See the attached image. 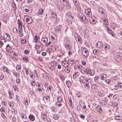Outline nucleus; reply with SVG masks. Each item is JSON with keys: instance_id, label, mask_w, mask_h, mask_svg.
Returning a JSON list of instances; mask_svg holds the SVG:
<instances>
[{"instance_id": "obj_61", "label": "nucleus", "mask_w": 122, "mask_h": 122, "mask_svg": "<svg viewBox=\"0 0 122 122\" xmlns=\"http://www.w3.org/2000/svg\"><path fill=\"white\" fill-rule=\"evenodd\" d=\"M40 46L39 45L36 44L35 48L36 50H37L39 48Z\"/></svg>"}, {"instance_id": "obj_47", "label": "nucleus", "mask_w": 122, "mask_h": 122, "mask_svg": "<svg viewBox=\"0 0 122 122\" xmlns=\"http://www.w3.org/2000/svg\"><path fill=\"white\" fill-rule=\"evenodd\" d=\"M87 74H89L91 72V70L88 68H87L85 70Z\"/></svg>"}, {"instance_id": "obj_50", "label": "nucleus", "mask_w": 122, "mask_h": 122, "mask_svg": "<svg viewBox=\"0 0 122 122\" xmlns=\"http://www.w3.org/2000/svg\"><path fill=\"white\" fill-rule=\"evenodd\" d=\"M21 66L20 65H17L16 66V69L17 70L18 69V70L20 69H21Z\"/></svg>"}, {"instance_id": "obj_20", "label": "nucleus", "mask_w": 122, "mask_h": 122, "mask_svg": "<svg viewBox=\"0 0 122 122\" xmlns=\"http://www.w3.org/2000/svg\"><path fill=\"white\" fill-rule=\"evenodd\" d=\"M18 23L19 27L20 29H22V25L21 22L19 19L18 20Z\"/></svg>"}, {"instance_id": "obj_63", "label": "nucleus", "mask_w": 122, "mask_h": 122, "mask_svg": "<svg viewBox=\"0 0 122 122\" xmlns=\"http://www.w3.org/2000/svg\"><path fill=\"white\" fill-rule=\"evenodd\" d=\"M81 63L82 64L83 66H85L86 65V62L83 61H81Z\"/></svg>"}, {"instance_id": "obj_15", "label": "nucleus", "mask_w": 122, "mask_h": 122, "mask_svg": "<svg viewBox=\"0 0 122 122\" xmlns=\"http://www.w3.org/2000/svg\"><path fill=\"white\" fill-rule=\"evenodd\" d=\"M107 76L105 74H102L100 75V77L101 79L103 80H105Z\"/></svg>"}, {"instance_id": "obj_39", "label": "nucleus", "mask_w": 122, "mask_h": 122, "mask_svg": "<svg viewBox=\"0 0 122 122\" xmlns=\"http://www.w3.org/2000/svg\"><path fill=\"white\" fill-rule=\"evenodd\" d=\"M43 116V119L44 121H47V115L45 114H43V116H42L41 117L42 118Z\"/></svg>"}, {"instance_id": "obj_48", "label": "nucleus", "mask_w": 122, "mask_h": 122, "mask_svg": "<svg viewBox=\"0 0 122 122\" xmlns=\"http://www.w3.org/2000/svg\"><path fill=\"white\" fill-rule=\"evenodd\" d=\"M16 82L18 84H20V79L19 78H17L16 79Z\"/></svg>"}, {"instance_id": "obj_58", "label": "nucleus", "mask_w": 122, "mask_h": 122, "mask_svg": "<svg viewBox=\"0 0 122 122\" xmlns=\"http://www.w3.org/2000/svg\"><path fill=\"white\" fill-rule=\"evenodd\" d=\"M120 54H121V53H118L117 54V57H118V59H119V60H120L121 59L120 56Z\"/></svg>"}, {"instance_id": "obj_42", "label": "nucleus", "mask_w": 122, "mask_h": 122, "mask_svg": "<svg viewBox=\"0 0 122 122\" xmlns=\"http://www.w3.org/2000/svg\"><path fill=\"white\" fill-rule=\"evenodd\" d=\"M110 47L109 45L108 44H106L105 45L104 48L105 49L107 50L108 49H109Z\"/></svg>"}, {"instance_id": "obj_21", "label": "nucleus", "mask_w": 122, "mask_h": 122, "mask_svg": "<svg viewBox=\"0 0 122 122\" xmlns=\"http://www.w3.org/2000/svg\"><path fill=\"white\" fill-rule=\"evenodd\" d=\"M79 75V73L78 72H75L73 75V78L74 79H75Z\"/></svg>"}, {"instance_id": "obj_45", "label": "nucleus", "mask_w": 122, "mask_h": 122, "mask_svg": "<svg viewBox=\"0 0 122 122\" xmlns=\"http://www.w3.org/2000/svg\"><path fill=\"white\" fill-rule=\"evenodd\" d=\"M39 15H41L44 12V10L42 8H41V10L40 9H39Z\"/></svg>"}, {"instance_id": "obj_2", "label": "nucleus", "mask_w": 122, "mask_h": 122, "mask_svg": "<svg viewBox=\"0 0 122 122\" xmlns=\"http://www.w3.org/2000/svg\"><path fill=\"white\" fill-rule=\"evenodd\" d=\"M81 53L83 56L87 58L89 56V52L87 49L85 48H81Z\"/></svg>"}, {"instance_id": "obj_11", "label": "nucleus", "mask_w": 122, "mask_h": 122, "mask_svg": "<svg viewBox=\"0 0 122 122\" xmlns=\"http://www.w3.org/2000/svg\"><path fill=\"white\" fill-rule=\"evenodd\" d=\"M3 70L4 72H6L7 74L10 73V71L8 70V68L5 66H4L3 67Z\"/></svg>"}, {"instance_id": "obj_9", "label": "nucleus", "mask_w": 122, "mask_h": 122, "mask_svg": "<svg viewBox=\"0 0 122 122\" xmlns=\"http://www.w3.org/2000/svg\"><path fill=\"white\" fill-rule=\"evenodd\" d=\"M85 14L87 16H89L91 15V10L90 9L86 10L85 11Z\"/></svg>"}, {"instance_id": "obj_53", "label": "nucleus", "mask_w": 122, "mask_h": 122, "mask_svg": "<svg viewBox=\"0 0 122 122\" xmlns=\"http://www.w3.org/2000/svg\"><path fill=\"white\" fill-rule=\"evenodd\" d=\"M37 91H39V92L41 93H43V90H42L41 88H38L37 89Z\"/></svg>"}, {"instance_id": "obj_10", "label": "nucleus", "mask_w": 122, "mask_h": 122, "mask_svg": "<svg viewBox=\"0 0 122 122\" xmlns=\"http://www.w3.org/2000/svg\"><path fill=\"white\" fill-rule=\"evenodd\" d=\"M106 27L107 28V31H108L109 33L110 34H111L112 36H114L115 35L114 33H113V31L112 30H111L110 28L107 27V26H106Z\"/></svg>"}, {"instance_id": "obj_52", "label": "nucleus", "mask_w": 122, "mask_h": 122, "mask_svg": "<svg viewBox=\"0 0 122 122\" xmlns=\"http://www.w3.org/2000/svg\"><path fill=\"white\" fill-rule=\"evenodd\" d=\"M64 71L65 72L67 73H69L70 72V70L69 69L66 68L65 69Z\"/></svg>"}, {"instance_id": "obj_56", "label": "nucleus", "mask_w": 122, "mask_h": 122, "mask_svg": "<svg viewBox=\"0 0 122 122\" xmlns=\"http://www.w3.org/2000/svg\"><path fill=\"white\" fill-rule=\"evenodd\" d=\"M84 33L85 35L86 34L88 35V32H89L86 29H85L84 30Z\"/></svg>"}, {"instance_id": "obj_43", "label": "nucleus", "mask_w": 122, "mask_h": 122, "mask_svg": "<svg viewBox=\"0 0 122 122\" xmlns=\"http://www.w3.org/2000/svg\"><path fill=\"white\" fill-rule=\"evenodd\" d=\"M103 24L106 25H108V23L107 20H103Z\"/></svg>"}, {"instance_id": "obj_59", "label": "nucleus", "mask_w": 122, "mask_h": 122, "mask_svg": "<svg viewBox=\"0 0 122 122\" xmlns=\"http://www.w3.org/2000/svg\"><path fill=\"white\" fill-rule=\"evenodd\" d=\"M14 105V104L12 103L11 102L9 104V106L11 108L13 107Z\"/></svg>"}, {"instance_id": "obj_57", "label": "nucleus", "mask_w": 122, "mask_h": 122, "mask_svg": "<svg viewBox=\"0 0 122 122\" xmlns=\"http://www.w3.org/2000/svg\"><path fill=\"white\" fill-rule=\"evenodd\" d=\"M22 59L24 61H28V59L27 57H23L22 58Z\"/></svg>"}, {"instance_id": "obj_36", "label": "nucleus", "mask_w": 122, "mask_h": 122, "mask_svg": "<svg viewBox=\"0 0 122 122\" xmlns=\"http://www.w3.org/2000/svg\"><path fill=\"white\" fill-rule=\"evenodd\" d=\"M97 22V21L94 19L92 20V22L90 20H89V22H90V24H92L94 25L96 24Z\"/></svg>"}, {"instance_id": "obj_14", "label": "nucleus", "mask_w": 122, "mask_h": 122, "mask_svg": "<svg viewBox=\"0 0 122 122\" xmlns=\"http://www.w3.org/2000/svg\"><path fill=\"white\" fill-rule=\"evenodd\" d=\"M4 35V36L7 40H11L10 36L9 34L5 33Z\"/></svg>"}, {"instance_id": "obj_3", "label": "nucleus", "mask_w": 122, "mask_h": 122, "mask_svg": "<svg viewBox=\"0 0 122 122\" xmlns=\"http://www.w3.org/2000/svg\"><path fill=\"white\" fill-rule=\"evenodd\" d=\"M73 3H74L73 7L75 8L76 10H77L79 12H80L81 10L80 8V4L79 3L77 2V1L74 2Z\"/></svg>"}, {"instance_id": "obj_18", "label": "nucleus", "mask_w": 122, "mask_h": 122, "mask_svg": "<svg viewBox=\"0 0 122 122\" xmlns=\"http://www.w3.org/2000/svg\"><path fill=\"white\" fill-rule=\"evenodd\" d=\"M29 119L32 121H33L35 120V117L32 115L30 114L29 116Z\"/></svg>"}, {"instance_id": "obj_4", "label": "nucleus", "mask_w": 122, "mask_h": 122, "mask_svg": "<svg viewBox=\"0 0 122 122\" xmlns=\"http://www.w3.org/2000/svg\"><path fill=\"white\" fill-rule=\"evenodd\" d=\"M87 79L86 77L81 76L80 78L79 81L81 84L84 83Z\"/></svg>"}, {"instance_id": "obj_17", "label": "nucleus", "mask_w": 122, "mask_h": 122, "mask_svg": "<svg viewBox=\"0 0 122 122\" xmlns=\"http://www.w3.org/2000/svg\"><path fill=\"white\" fill-rule=\"evenodd\" d=\"M100 51L98 50L95 49L93 50V53L95 55H98L100 53Z\"/></svg>"}, {"instance_id": "obj_60", "label": "nucleus", "mask_w": 122, "mask_h": 122, "mask_svg": "<svg viewBox=\"0 0 122 122\" xmlns=\"http://www.w3.org/2000/svg\"><path fill=\"white\" fill-rule=\"evenodd\" d=\"M99 77L98 76H95L94 78V80L98 82V78Z\"/></svg>"}, {"instance_id": "obj_22", "label": "nucleus", "mask_w": 122, "mask_h": 122, "mask_svg": "<svg viewBox=\"0 0 122 122\" xmlns=\"http://www.w3.org/2000/svg\"><path fill=\"white\" fill-rule=\"evenodd\" d=\"M91 80L90 79H87L86 81L85 82V83H86L87 85H91Z\"/></svg>"}, {"instance_id": "obj_7", "label": "nucleus", "mask_w": 122, "mask_h": 122, "mask_svg": "<svg viewBox=\"0 0 122 122\" xmlns=\"http://www.w3.org/2000/svg\"><path fill=\"white\" fill-rule=\"evenodd\" d=\"M96 46L98 48L100 49L103 46V44L101 42H98L96 44Z\"/></svg>"}, {"instance_id": "obj_1", "label": "nucleus", "mask_w": 122, "mask_h": 122, "mask_svg": "<svg viewBox=\"0 0 122 122\" xmlns=\"http://www.w3.org/2000/svg\"><path fill=\"white\" fill-rule=\"evenodd\" d=\"M78 17L79 19L84 23H87L88 22V20L86 16L83 14L80 13L78 14Z\"/></svg>"}, {"instance_id": "obj_23", "label": "nucleus", "mask_w": 122, "mask_h": 122, "mask_svg": "<svg viewBox=\"0 0 122 122\" xmlns=\"http://www.w3.org/2000/svg\"><path fill=\"white\" fill-rule=\"evenodd\" d=\"M85 84L84 85V86L86 90H89L90 89V86L89 85H87L86 83H84Z\"/></svg>"}, {"instance_id": "obj_6", "label": "nucleus", "mask_w": 122, "mask_h": 122, "mask_svg": "<svg viewBox=\"0 0 122 122\" xmlns=\"http://www.w3.org/2000/svg\"><path fill=\"white\" fill-rule=\"evenodd\" d=\"M32 7L27 6L25 9V11L26 13L28 14L31 12L32 11Z\"/></svg>"}, {"instance_id": "obj_26", "label": "nucleus", "mask_w": 122, "mask_h": 122, "mask_svg": "<svg viewBox=\"0 0 122 122\" xmlns=\"http://www.w3.org/2000/svg\"><path fill=\"white\" fill-rule=\"evenodd\" d=\"M62 65L64 67H66L68 66L69 64L68 63H65L64 61L62 62Z\"/></svg>"}, {"instance_id": "obj_34", "label": "nucleus", "mask_w": 122, "mask_h": 122, "mask_svg": "<svg viewBox=\"0 0 122 122\" xmlns=\"http://www.w3.org/2000/svg\"><path fill=\"white\" fill-rule=\"evenodd\" d=\"M122 119V117L121 116L119 115L116 116L115 117V119L116 120H121Z\"/></svg>"}, {"instance_id": "obj_25", "label": "nucleus", "mask_w": 122, "mask_h": 122, "mask_svg": "<svg viewBox=\"0 0 122 122\" xmlns=\"http://www.w3.org/2000/svg\"><path fill=\"white\" fill-rule=\"evenodd\" d=\"M97 86L95 84H93L91 86V88L93 90H96L97 89Z\"/></svg>"}, {"instance_id": "obj_33", "label": "nucleus", "mask_w": 122, "mask_h": 122, "mask_svg": "<svg viewBox=\"0 0 122 122\" xmlns=\"http://www.w3.org/2000/svg\"><path fill=\"white\" fill-rule=\"evenodd\" d=\"M59 117V115L57 114H55L53 115V118L55 120H57Z\"/></svg>"}, {"instance_id": "obj_54", "label": "nucleus", "mask_w": 122, "mask_h": 122, "mask_svg": "<svg viewBox=\"0 0 122 122\" xmlns=\"http://www.w3.org/2000/svg\"><path fill=\"white\" fill-rule=\"evenodd\" d=\"M12 5L14 7L15 9V10L17 8L16 7V5L14 2L13 3H12Z\"/></svg>"}, {"instance_id": "obj_38", "label": "nucleus", "mask_w": 122, "mask_h": 122, "mask_svg": "<svg viewBox=\"0 0 122 122\" xmlns=\"http://www.w3.org/2000/svg\"><path fill=\"white\" fill-rule=\"evenodd\" d=\"M57 99L58 101V102H62L63 101L62 98L60 96H59L57 98Z\"/></svg>"}, {"instance_id": "obj_5", "label": "nucleus", "mask_w": 122, "mask_h": 122, "mask_svg": "<svg viewBox=\"0 0 122 122\" xmlns=\"http://www.w3.org/2000/svg\"><path fill=\"white\" fill-rule=\"evenodd\" d=\"M26 20L27 24H31L33 22L32 18L28 16L26 18Z\"/></svg>"}, {"instance_id": "obj_46", "label": "nucleus", "mask_w": 122, "mask_h": 122, "mask_svg": "<svg viewBox=\"0 0 122 122\" xmlns=\"http://www.w3.org/2000/svg\"><path fill=\"white\" fill-rule=\"evenodd\" d=\"M8 94L9 95V98L10 99H11L12 98V94L10 91H9L8 92Z\"/></svg>"}, {"instance_id": "obj_29", "label": "nucleus", "mask_w": 122, "mask_h": 122, "mask_svg": "<svg viewBox=\"0 0 122 122\" xmlns=\"http://www.w3.org/2000/svg\"><path fill=\"white\" fill-rule=\"evenodd\" d=\"M19 33L20 34V37L23 36L24 35L23 33L22 29H20L19 31Z\"/></svg>"}, {"instance_id": "obj_8", "label": "nucleus", "mask_w": 122, "mask_h": 122, "mask_svg": "<svg viewBox=\"0 0 122 122\" xmlns=\"http://www.w3.org/2000/svg\"><path fill=\"white\" fill-rule=\"evenodd\" d=\"M50 97L49 96H45L43 97V99L45 102H48L50 101Z\"/></svg>"}, {"instance_id": "obj_32", "label": "nucleus", "mask_w": 122, "mask_h": 122, "mask_svg": "<svg viewBox=\"0 0 122 122\" xmlns=\"http://www.w3.org/2000/svg\"><path fill=\"white\" fill-rule=\"evenodd\" d=\"M66 4H65L66 7L67 8L69 9L71 8L70 4L68 2H66Z\"/></svg>"}, {"instance_id": "obj_31", "label": "nucleus", "mask_w": 122, "mask_h": 122, "mask_svg": "<svg viewBox=\"0 0 122 122\" xmlns=\"http://www.w3.org/2000/svg\"><path fill=\"white\" fill-rule=\"evenodd\" d=\"M6 50L7 52L10 53H11L13 51L12 50L10 47H9L8 48H6Z\"/></svg>"}, {"instance_id": "obj_55", "label": "nucleus", "mask_w": 122, "mask_h": 122, "mask_svg": "<svg viewBox=\"0 0 122 122\" xmlns=\"http://www.w3.org/2000/svg\"><path fill=\"white\" fill-rule=\"evenodd\" d=\"M90 74V76H93L94 74V72L93 71H91V72L89 74Z\"/></svg>"}, {"instance_id": "obj_49", "label": "nucleus", "mask_w": 122, "mask_h": 122, "mask_svg": "<svg viewBox=\"0 0 122 122\" xmlns=\"http://www.w3.org/2000/svg\"><path fill=\"white\" fill-rule=\"evenodd\" d=\"M36 82L35 81H33L31 82L30 84L31 85L33 86H34L35 85V83Z\"/></svg>"}, {"instance_id": "obj_44", "label": "nucleus", "mask_w": 122, "mask_h": 122, "mask_svg": "<svg viewBox=\"0 0 122 122\" xmlns=\"http://www.w3.org/2000/svg\"><path fill=\"white\" fill-rule=\"evenodd\" d=\"M13 87L15 91H16L17 90L18 91V90L17 86V85H14Z\"/></svg>"}, {"instance_id": "obj_64", "label": "nucleus", "mask_w": 122, "mask_h": 122, "mask_svg": "<svg viewBox=\"0 0 122 122\" xmlns=\"http://www.w3.org/2000/svg\"><path fill=\"white\" fill-rule=\"evenodd\" d=\"M4 77V75L1 74V75H0V80H2Z\"/></svg>"}, {"instance_id": "obj_19", "label": "nucleus", "mask_w": 122, "mask_h": 122, "mask_svg": "<svg viewBox=\"0 0 122 122\" xmlns=\"http://www.w3.org/2000/svg\"><path fill=\"white\" fill-rule=\"evenodd\" d=\"M65 47L67 50L68 49V51L70 50L71 49V47L69 44H66L65 45Z\"/></svg>"}, {"instance_id": "obj_30", "label": "nucleus", "mask_w": 122, "mask_h": 122, "mask_svg": "<svg viewBox=\"0 0 122 122\" xmlns=\"http://www.w3.org/2000/svg\"><path fill=\"white\" fill-rule=\"evenodd\" d=\"M51 14L52 17L54 18H57V15L56 13L53 12H51Z\"/></svg>"}, {"instance_id": "obj_40", "label": "nucleus", "mask_w": 122, "mask_h": 122, "mask_svg": "<svg viewBox=\"0 0 122 122\" xmlns=\"http://www.w3.org/2000/svg\"><path fill=\"white\" fill-rule=\"evenodd\" d=\"M58 5H59L57 6L58 8L60 10L63 9V5H61L60 4H58Z\"/></svg>"}, {"instance_id": "obj_41", "label": "nucleus", "mask_w": 122, "mask_h": 122, "mask_svg": "<svg viewBox=\"0 0 122 122\" xmlns=\"http://www.w3.org/2000/svg\"><path fill=\"white\" fill-rule=\"evenodd\" d=\"M55 105L59 107H61L62 106L61 104V102H56L55 103Z\"/></svg>"}, {"instance_id": "obj_24", "label": "nucleus", "mask_w": 122, "mask_h": 122, "mask_svg": "<svg viewBox=\"0 0 122 122\" xmlns=\"http://www.w3.org/2000/svg\"><path fill=\"white\" fill-rule=\"evenodd\" d=\"M59 76L60 79L62 81H64L65 78L64 77V75H63L62 74H60Z\"/></svg>"}, {"instance_id": "obj_13", "label": "nucleus", "mask_w": 122, "mask_h": 122, "mask_svg": "<svg viewBox=\"0 0 122 122\" xmlns=\"http://www.w3.org/2000/svg\"><path fill=\"white\" fill-rule=\"evenodd\" d=\"M6 41H5L4 39H2L0 41V47H2L3 45H5V46H6Z\"/></svg>"}, {"instance_id": "obj_12", "label": "nucleus", "mask_w": 122, "mask_h": 122, "mask_svg": "<svg viewBox=\"0 0 122 122\" xmlns=\"http://www.w3.org/2000/svg\"><path fill=\"white\" fill-rule=\"evenodd\" d=\"M96 108L98 113H100L102 111V108L100 106L98 105L96 107Z\"/></svg>"}, {"instance_id": "obj_51", "label": "nucleus", "mask_w": 122, "mask_h": 122, "mask_svg": "<svg viewBox=\"0 0 122 122\" xmlns=\"http://www.w3.org/2000/svg\"><path fill=\"white\" fill-rule=\"evenodd\" d=\"M81 104L80 103L79 105H78L77 107V110L78 111H80L81 110Z\"/></svg>"}, {"instance_id": "obj_37", "label": "nucleus", "mask_w": 122, "mask_h": 122, "mask_svg": "<svg viewBox=\"0 0 122 122\" xmlns=\"http://www.w3.org/2000/svg\"><path fill=\"white\" fill-rule=\"evenodd\" d=\"M60 26H59L56 27L55 29V30L56 32H58L60 30Z\"/></svg>"}, {"instance_id": "obj_62", "label": "nucleus", "mask_w": 122, "mask_h": 122, "mask_svg": "<svg viewBox=\"0 0 122 122\" xmlns=\"http://www.w3.org/2000/svg\"><path fill=\"white\" fill-rule=\"evenodd\" d=\"M25 0L29 4L31 3L33 1V0Z\"/></svg>"}, {"instance_id": "obj_28", "label": "nucleus", "mask_w": 122, "mask_h": 122, "mask_svg": "<svg viewBox=\"0 0 122 122\" xmlns=\"http://www.w3.org/2000/svg\"><path fill=\"white\" fill-rule=\"evenodd\" d=\"M66 84L67 87L69 88L70 87L71 85V82L69 81H66Z\"/></svg>"}, {"instance_id": "obj_35", "label": "nucleus", "mask_w": 122, "mask_h": 122, "mask_svg": "<svg viewBox=\"0 0 122 122\" xmlns=\"http://www.w3.org/2000/svg\"><path fill=\"white\" fill-rule=\"evenodd\" d=\"M76 40H77L81 44L82 42V40H81V38L79 36H77V38H76Z\"/></svg>"}, {"instance_id": "obj_16", "label": "nucleus", "mask_w": 122, "mask_h": 122, "mask_svg": "<svg viewBox=\"0 0 122 122\" xmlns=\"http://www.w3.org/2000/svg\"><path fill=\"white\" fill-rule=\"evenodd\" d=\"M100 103V104L102 106H105L107 105V101H105L103 100H101Z\"/></svg>"}, {"instance_id": "obj_27", "label": "nucleus", "mask_w": 122, "mask_h": 122, "mask_svg": "<svg viewBox=\"0 0 122 122\" xmlns=\"http://www.w3.org/2000/svg\"><path fill=\"white\" fill-rule=\"evenodd\" d=\"M48 41V39L47 37H43L41 39V41H43L45 43L47 42Z\"/></svg>"}]
</instances>
